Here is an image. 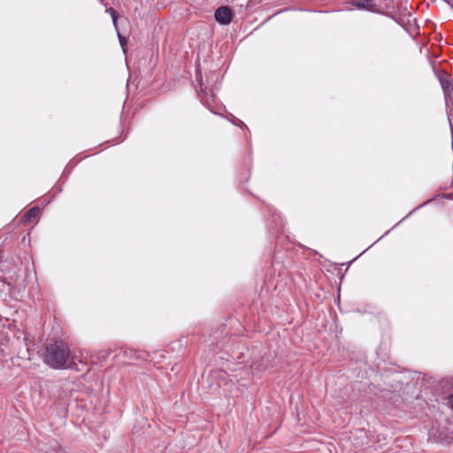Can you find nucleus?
<instances>
[{
    "label": "nucleus",
    "mask_w": 453,
    "mask_h": 453,
    "mask_svg": "<svg viewBox=\"0 0 453 453\" xmlns=\"http://www.w3.org/2000/svg\"><path fill=\"white\" fill-rule=\"evenodd\" d=\"M70 357V347L62 340L52 339L45 347L43 362L51 368H65Z\"/></svg>",
    "instance_id": "obj_1"
},
{
    "label": "nucleus",
    "mask_w": 453,
    "mask_h": 453,
    "mask_svg": "<svg viewBox=\"0 0 453 453\" xmlns=\"http://www.w3.org/2000/svg\"><path fill=\"white\" fill-rule=\"evenodd\" d=\"M434 438L435 442L450 444L453 441V433L449 431L448 429H443L441 431L434 430L432 428L429 432V439Z\"/></svg>",
    "instance_id": "obj_2"
},
{
    "label": "nucleus",
    "mask_w": 453,
    "mask_h": 453,
    "mask_svg": "<svg viewBox=\"0 0 453 453\" xmlns=\"http://www.w3.org/2000/svg\"><path fill=\"white\" fill-rule=\"evenodd\" d=\"M215 19L221 25H228L233 19V12L228 6H220L215 11Z\"/></svg>",
    "instance_id": "obj_3"
},
{
    "label": "nucleus",
    "mask_w": 453,
    "mask_h": 453,
    "mask_svg": "<svg viewBox=\"0 0 453 453\" xmlns=\"http://www.w3.org/2000/svg\"><path fill=\"white\" fill-rule=\"evenodd\" d=\"M196 80L198 82H200L198 96L201 98L203 104L205 105L209 110L213 111V110L211 109V106L210 98L208 97L209 93L207 91V88L203 87V84L201 81L202 80L201 71H198L196 73Z\"/></svg>",
    "instance_id": "obj_4"
},
{
    "label": "nucleus",
    "mask_w": 453,
    "mask_h": 453,
    "mask_svg": "<svg viewBox=\"0 0 453 453\" xmlns=\"http://www.w3.org/2000/svg\"><path fill=\"white\" fill-rule=\"evenodd\" d=\"M354 5L360 9V10H367V11H371V12H374L375 9V4H374V0H360V1H357Z\"/></svg>",
    "instance_id": "obj_5"
},
{
    "label": "nucleus",
    "mask_w": 453,
    "mask_h": 453,
    "mask_svg": "<svg viewBox=\"0 0 453 453\" xmlns=\"http://www.w3.org/2000/svg\"><path fill=\"white\" fill-rule=\"evenodd\" d=\"M41 214V210L38 207H33L30 210H28L24 215L23 219L24 221L29 220H35L39 218Z\"/></svg>",
    "instance_id": "obj_6"
},
{
    "label": "nucleus",
    "mask_w": 453,
    "mask_h": 453,
    "mask_svg": "<svg viewBox=\"0 0 453 453\" xmlns=\"http://www.w3.org/2000/svg\"><path fill=\"white\" fill-rule=\"evenodd\" d=\"M106 12H108L111 15L113 25H114L115 28L117 29V19L119 18V14H118L117 11L114 10L113 8H109V9H106Z\"/></svg>",
    "instance_id": "obj_7"
},
{
    "label": "nucleus",
    "mask_w": 453,
    "mask_h": 453,
    "mask_svg": "<svg viewBox=\"0 0 453 453\" xmlns=\"http://www.w3.org/2000/svg\"><path fill=\"white\" fill-rule=\"evenodd\" d=\"M118 38H119V43L123 49V50H125L124 47L126 46L127 44V40L124 36H122L119 33H118Z\"/></svg>",
    "instance_id": "obj_8"
},
{
    "label": "nucleus",
    "mask_w": 453,
    "mask_h": 453,
    "mask_svg": "<svg viewBox=\"0 0 453 453\" xmlns=\"http://www.w3.org/2000/svg\"><path fill=\"white\" fill-rule=\"evenodd\" d=\"M448 404L453 410V394L448 397Z\"/></svg>",
    "instance_id": "obj_9"
},
{
    "label": "nucleus",
    "mask_w": 453,
    "mask_h": 453,
    "mask_svg": "<svg viewBox=\"0 0 453 453\" xmlns=\"http://www.w3.org/2000/svg\"><path fill=\"white\" fill-rule=\"evenodd\" d=\"M411 15H410V14H409V19H411ZM408 21L410 22V21H411V19H408Z\"/></svg>",
    "instance_id": "obj_10"
},
{
    "label": "nucleus",
    "mask_w": 453,
    "mask_h": 453,
    "mask_svg": "<svg viewBox=\"0 0 453 453\" xmlns=\"http://www.w3.org/2000/svg\"><path fill=\"white\" fill-rule=\"evenodd\" d=\"M447 2H449V0H446Z\"/></svg>",
    "instance_id": "obj_11"
}]
</instances>
